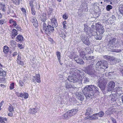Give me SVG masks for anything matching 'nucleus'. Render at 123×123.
Returning a JSON list of instances; mask_svg holds the SVG:
<instances>
[{"instance_id":"nucleus-56","label":"nucleus","mask_w":123,"mask_h":123,"mask_svg":"<svg viewBox=\"0 0 123 123\" xmlns=\"http://www.w3.org/2000/svg\"><path fill=\"white\" fill-rule=\"evenodd\" d=\"M14 20L12 19H11L9 20V22L10 24L13 23Z\"/></svg>"},{"instance_id":"nucleus-2","label":"nucleus","mask_w":123,"mask_h":123,"mask_svg":"<svg viewBox=\"0 0 123 123\" xmlns=\"http://www.w3.org/2000/svg\"><path fill=\"white\" fill-rule=\"evenodd\" d=\"M40 20L44 22L43 25V29L44 32L46 33H49L52 32L54 30V20L53 18L51 19V23H48L47 25L44 22L47 19L46 16V14H43L40 17Z\"/></svg>"},{"instance_id":"nucleus-4","label":"nucleus","mask_w":123,"mask_h":123,"mask_svg":"<svg viewBox=\"0 0 123 123\" xmlns=\"http://www.w3.org/2000/svg\"><path fill=\"white\" fill-rule=\"evenodd\" d=\"M94 65L91 64L85 67L86 73L91 77H95L97 76L96 73L94 70Z\"/></svg>"},{"instance_id":"nucleus-3","label":"nucleus","mask_w":123,"mask_h":123,"mask_svg":"<svg viewBox=\"0 0 123 123\" xmlns=\"http://www.w3.org/2000/svg\"><path fill=\"white\" fill-rule=\"evenodd\" d=\"M73 75L75 76L77 78L73 75L69 76L68 78V79L71 82L75 83L78 82L81 83L82 81V79L85 74L82 71L79 70H76Z\"/></svg>"},{"instance_id":"nucleus-50","label":"nucleus","mask_w":123,"mask_h":123,"mask_svg":"<svg viewBox=\"0 0 123 123\" xmlns=\"http://www.w3.org/2000/svg\"><path fill=\"white\" fill-rule=\"evenodd\" d=\"M16 29L18 30V31H20L21 30V27L19 26L18 25L16 26Z\"/></svg>"},{"instance_id":"nucleus-17","label":"nucleus","mask_w":123,"mask_h":123,"mask_svg":"<svg viewBox=\"0 0 123 123\" xmlns=\"http://www.w3.org/2000/svg\"><path fill=\"white\" fill-rule=\"evenodd\" d=\"M40 75L39 74H36V76H33L32 80L33 82L36 81L37 82L40 83L41 82Z\"/></svg>"},{"instance_id":"nucleus-38","label":"nucleus","mask_w":123,"mask_h":123,"mask_svg":"<svg viewBox=\"0 0 123 123\" xmlns=\"http://www.w3.org/2000/svg\"><path fill=\"white\" fill-rule=\"evenodd\" d=\"M76 70H77V69L76 68L70 69V74L73 75V74H74V73Z\"/></svg>"},{"instance_id":"nucleus-53","label":"nucleus","mask_w":123,"mask_h":123,"mask_svg":"<svg viewBox=\"0 0 123 123\" xmlns=\"http://www.w3.org/2000/svg\"><path fill=\"white\" fill-rule=\"evenodd\" d=\"M17 46L18 48H20V49H22L23 48L22 47V44H20L19 43L17 44Z\"/></svg>"},{"instance_id":"nucleus-7","label":"nucleus","mask_w":123,"mask_h":123,"mask_svg":"<svg viewBox=\"0 0 123 123\" xmlns=\"http://www.w3.org/2000/svg\"><path fill=\"white\" fill-rule=\"evenodd\" d=\"M80 38L83 43L86 45L88 46L90 44L89 38L87 36H82Z\"/></svg>"},{"instance_id":"nucleus-10","label":"nucleus","mask_w":123,"mask_h":123,"mask_svg":"<svg viewBox=\"0 0 123 123\" xmlns=\"http://www.w3.org/2000/svg\"><path fill=\"white\" fill-rule=\"evenodd\" d=\"M96 30L98 31L100 34L102 35L105 31V30L103 25L100 24L98 25V26H96Z\"/></svg>"},{"instance_id":"nucleus-8","label":"nucleus","mask_w":123,"mask_h":123,"mask_svg":"<svg viewBox=\"0 0 123 123\" xmlns=\"http://www.w3.org/2000/svg\"><path fill=\"white\" fill-rule=\"evenodd\" d=\"M115 86V84L114 82L111 81L108 83V85L107 90L108 91H111L112 90Z\"/></svg>"},{"instance_id":"nucleus-46","label":"nucleus","mask_w":123,"mask_h":123,"mask_svg":"<svg viewBox=\"0 0 123 123\" xmlns=\"http://www.w3.org/2000/svg\"><path fill=\"white\" fill-rule=\"evenodd\" d=\"M110 119L112 121V123H117L116 120L113 117H111Z\"/></svg>"},{"instance_id":"nucleus-33","label":"nucleus","mask_w":123,"mask_h":123,"mask_svg":"<svg viewBox=\"0 0 123 123\" xmlns=\"http://www.w3.org/2000/svg\"><path fill=\"white\" fill-rule=\"evenodd\" d=\"M31 13L32 15H35L36 12L34 6H31Z\"/></svg>"},{"instance_id":"nucleus-18","label":"nucleus","mask_w":123,"mask_h":123,"mask_svg":"<svg viewBox=\"0 0 123 123\" xmlns=\"http://www.w3.org/2000/svg\"><path fill=\"white\" fill-rule=\"evenodd\" d=\"M103 66L102 67V72L104 73L105 72V69L108 67V63L107 61L105 60H103Z\"/></svg>"},{"instance_id":"nucleus-44","label":"nucleus","mask_w":123,"mask_h":123,"mask_svg":"<svg viewBox=\"0 0 123 123\" xmlns=\"http://www.w3.org/2000/svg\"><path fill=\"white\" fill-rule=\"evenodd\" d=\"M68 115L66 112L65 114H64L62 116V118H63L66 119L67 118V117H68Z\"/></svg>"},{"instance_id":"nucleus-43","label":"nucleus","mask_w":123,"mask_h":123,"mask_svg":"<svg viewBox=\"0 0 123 123\" xmlns=\"http://www.w3.org/2000/svg\"><path fill=\"white\" fill-rule=\"evenodd\" d=\"M14 83L13 82L12 83L10 84V90L13 89L14 88Z\"/></svg>"},{"instance_id":"nucleus-13","label":"nucleus","mask_w":123,"mask_h":123,"mask_svg":"<svg viewBox=\"0 0 123 123\" xmlns=\"http://www.w3.org/2000/svg\"><path fill=\"white\" fill-rule=\"evenodd\" d=\"M79 49V52L80 53V56L83 59H85L86 58V54H85L84 51L82 50V49Z\"/></svg>"},{"instance_id":"nucleus-41","label":"nucleus","mask_w":123,"mask_h":123,"mask_svg":"<svg viewBox=\"0 0 123 123\" xmlns=\"http://www.w3.org/2000/svg\"><path fill=\"white\" fill-rule=\"evenodd\" d=\"M53 9L51 7H49L48 10V12L49 14H50L52 13Z\"/></svg>"},{"instance_id":"nucleus-25","label":"nucleus","mask_w":123,"mask_h":123,"mask_svg":"<svg viewBox=\"0 0 123 123\" xmlns=\"http://www.w3.org/2000/svg\"><path fill=\"white\" fill-rule=\"evenodd\" d=\"M76 62L79 64H83L84 63V62L83 61L82 59L80 58L78 59V60H76Z\"/></svg>"},{"instance_id":"nucleus-40","label":"nucleus","mask_w":123,"mask_h":123,"mask_svg":"<svg viewBox=\"0 0 123 123\" xmlns=\"http://www.w3.org/2000/svg\"><path fill=\"white\" fill-rule=\"evenodd\" d=\"M112 6L111 5H108L106 7V9L108 11H110L111 9L112 8Z\"/></svg>"},{"instance_id":"nucleus-1","label":"nucleus","mask_w":123,"mask_h":123,"mask_svg":"<svg viewBox=\"0 0 123 123\" xmlns=\"http://www.w3.org/2000/svg\"><path fill=\"white\" fill-rule=\"evenodd\" d=\"M83 92L87 98H92L95 93L98 94L99 93V89L97 86L93 85L87 86L83 90Z\"/></svg>"},{"instance_id":"nucleus-31","label":"nucleus","mask_w":123,"mask_h":123,"mask_svg":"<svg viewBox=\"0 0 123 123\" xmlns=\"http://www.w3.org/2000/svg\"><path fill=\"white\" fill-rule=\"evenodd\" d=\"M98 116L97 113L93 114L92 116L91 117V118L94 120L97 119L98 118Z\"/></svg>"},{"instance_id":"nucleus-58","label":"nucleus","mask_w":123,"mask_h":123,"mask_svg":"<svg viewBox=\"0 0 123 123\" xmlns=\"http://www.w3.org/2000/svg\"><path fill=\"white\" fill-rule=\"evenodd\" d=\"M97 33L96 31H94V32L93 33L92 32V34L93 36L94 35V36H96L97 35Z\"/></svg>"},{"instance_id":"nucleus-20","label":"nucleus","mask_w":123,"mask_h":123,"mask_svg":"<svg viewBox=\"0 0 123 123\" xmlns=\"http://www.w3.org/2000/svg\"><path fill=\"white\" fill-rule=\"evenodd\" d=\"M24 37H23L20 34L18 35L16 37V39L17 41L22 42L23 41Z\"/></svg>"},{"instance_id":"nucleus-27","label":"nucleus","mask_w":123,"mask_h":123,"mask_svg":"<svg viewBox=\"0 0 123 123\" xmlns=\"http://www.w3.org/2000/svg\"><path fill=\"white\" fill-rule=\"evenodd\" d=\"M89 80V79L88 77L85 76H83L82 79V80H83L84 81V83H86L87 82H88Z\"/></svg>"},{"instance_id":"nucleus-39","label":"nucleus","mask_w":123,"mask_h":123,"mask_svg":"<svg viewBox=\"0 0 123 123\" xmlns=\"http://www.w3.org/2000/svg\"><path fill=\"white\" fill-rule=\"evenodd\" d=\"M6 73L4 71H0V76H5L6 75Z\"/></svg>"},{"instance_id":"nucleus-61","label":"nucleus","mask_w":123,"mask_h":123,"mask_svg":"<svg viewBox=\"0 0 123 123\" xmlns=\"http://www.w3.org/2000/svg\"><path fill=\"white\" fill-rule=\"evenodd\" d=\"M121 26L123 28V29H122V31H123V21L121 22Z\"/></svg>"},{"instance_id":"nucleus-51","label":"nucleus","mask_w":123,"mask_h":123,"mask_svg":"<svg viewBox=\"0 0 123 123\" xmlns=\"http://www.w3.org/2000/svg\"><path fill=\"white\" fill-rule=\"evenodd\" d=\"M63 18L65 19H66L68 18V17L65 14H64L63 15Z\"/></svg>"},{"instance_id":"nucleus-14","label":"nucleus","mask_w":123,"mask_h":123,"mask_svg":"<svg viewBox=\"0 0 123 123\" xmlns=\"http://www.w3.org/2000/svg\"><path fill=\"white\" fill-rule=\"evenodd\" d=\"M122 91H123V88L120 87H118L112 90V92H115L116 93H121Z\"/></svg>"},{"instance_id":"nucleus-5","label":"nucleus","mask_w":123,"mask_h":123,"mask_svg":"<svg viewBox=\"0 0 123 123\" xmlns=\"http://www.w3.org/2000/svg\"><path fill=\"white\" fill-rule=\"evenodd\" d=\"M103 60H102L98 62L96 65V68H100V70H99V73L102 75H100V76H105L106 75V73H104L103 72H102V66H103Z\"/></svg>"},{"instance_id":"nucleus-59","label":"nucleus","mask_w":123,"mask_h":123,"mask_svg":"<svg viewBox=\"0 0 123 123\" xmlns=\"http://www.w3.org/2000/svg\"><path fill=\"white\" fill-rule=\"evenodd\" d=\"M17 55V52H15L13 53V54H12V56L13 57H14Z\"/></svg>"},{"instance_id":"nucleus-42","label":"nucleus","mask_w":123,"mask_h":123,"mask_svg":"<svg viewBox=\"0 0 123 123\" xmlns=\"http://www.w3.org/2000/svg\"><path fill=\"white\" fill-rule=\"evenodd\" d=\"M13 109L12 106L10 105L8 107V111L10 112H12L13 110Z\"/></svg>"},{"instance_id":"nucleus-52","label":"nucleus","mask_w":123,"mask_h":123,"mask_svg":"<svg viewBox=\"0 0 123 123\" xmlns=\"http://www.w3.org/2000/svg\"><path fill=\"white\" fill-rule=\"evenodd\" d=\"M18 63L19 64L21 65H23V63L22 61H21L20 60H18Z\"/></svg>"},{"instance_id":"nucleus-24","label":"nucleus","mask_w":123,"mask_h":123,"mask_svg":"<svg viewBox=\"0 0 123 123\" xmlns=\"http://www.w3.org/2000/svg\"><path fill=\"white\" fill-rule=\"evenodd\" d=\"M9 47L6 46L3 47V52L5 54H7L9 51Z\"/></svg>"},{"instance_id":"nucleus-34","label":"nucleus","mask_w":123,"mask_h":123,"mask_svg":"<svg viewBox=\"0 0 123 123\" xmlns=\"http://www.w3.org/2000/svg\"><path fill=\"white\" fill-rule=\"evenodd\" d=\"M97 114L98 116L101 117H102L103 116V115L104 114V113L103 111H101L99 112L98 113H97Z\"/></svg>"},{"instance_id":"nucleus-45","label":"nucleus","mask_w":123,"mask_h":123,"mask_svg":"<svg viewBox=\"0 0 123 123\" xmlns=\"http://www.w3.org/2000/svg\"><path fill=\"white\" fill-rule=\"evenodd\" d=\"M34 0H30L29 1V4L30 6H34L33 3Z\"/></svg>"},{"instance_id":"nucleus-9","label":"nucleus","mask_w":123,"mask_h":123,"mask_svg":"<svg viewBox=\"0 0 123 123\" xmlns=\"http://www.w3.org/2000/svg\"><path fill=\"white\" fill-rule=\"evenodd\" d=\"M78 111V110L76 109H73L68 111L67 112L68 114V117H70L76 114Z\"/></svg>"},{"instance_id":"nucleus-55","label":"nucleus","mask_w":123,"mask_h":123,"mask_svg":"<svg viewBox=\"0 0 123 123\" xmlns=\"http://www.w3.org/2000/svg\"><path fill=\"white\" fill-rule=\"evenodd\" d=\"M111 61H115L116 60L115 58L113 57H111L109 59Z\"/></svg>"},{"instance_id":"nucleus-26","label":"nucleus","mask_w":123,"mask_h":123,"mask_svg":"<svg viewBox=\"0 0 123 123\" xmlns=\"http://www.w3.org/2000/svg\"><path fill=\"white\" fill-rule=\"evenodd\" d=\"M84 31L86 33H88V29H89V27L85 24H84Z\"/></svg>"},{"instance_id":"nucleus-6","label":"nucleus","mask_w":123,"mask_h":123,"mask_svg":"<svg viewBox=\"0 0 123 123\" xmlns=\"http://www.w3.org/2000/svg\"><path fill=\"white\" fill-rule=\"evenodd\" d=\"M103 78H100L99 79L97 83H98V86L100 88L101 90L103 92L104 91L105 87H106L105 84L104 83L103 81Z\"/></svg>"},{"instance_id":"nucleus-19","label":"nucleus","mask_w":123,"mask_h":123,"mask_svg":"<svg viewBox=\"0 0 123 123\" xmlns=\"http://www.w3.org/2000/svg\"><path fill=\"white\" fill-rule=\"evenodd\" d=\"M94 110L91 108L88 107L87 109L86 113V115H89L92 113Z\"/></svg>"},{"instance_id":"nucleus-11","label":"nucleus","mask_w":123,"mask_h":123,"mask_svg":"<svg viewBox=\"0 0 123 123\" xmlns=\"http://www.w3.org/2000/svg\"><path fill=\"white\" fill-rule=\"evenodd\" d=\"M109 47L111 49L110 51L112 52L119 53L121 52L122 51L121 50L117 49V45L110 46Z\"/></svg>"},{"instance_id":"nucleus-54","label":"nucleus","mask_w":123,"mask_h":123,"mask_svg":"<svg viewBox=\"0 0 123 123\" xmlns=\"http://www.w3.org/2000/svg\"><path fill=\"white\" fill-rule=\"evenodd\" d=\"M5 22V20H0V24H3Z\"/></svg>"},{"instance_id":"nucleus-37","label":"nucleus","mask_w":123,"mask_h":123,"mask_svg":"<svg viewBox=\"0 0 123 123\" xmlns=\"http://www.w3.org/2000/svg\"><path fill=\"white\" fill-rule=\"evenodd\" d=\"M101 35V34H100L99 35H98V34L97 35L95 36V38L96 39V40H100L102 38L101 36H100Z\"/></svg>"},{"instance_id":"nucleus-16","label":"nucleus","mask_w":123,"mask_h":123,"mask_svg":"<svg viewBox=\"0 0 123 123\" xmlns=\"http://www.w3.org/2000/svg\"><path fill=\"white\" fill-rule=\"evenodd\" d=\"M117 40L116 38H111L110 41L108 42L109 43L108 44V46H109L110 45H114L115 44L117 43Z\"/></svg>"},{"instance_id":"nucleus-22","label":"nucleus","mask_w":123,"mask_h":123,"mask_svg":"<svg viewBox=\"0 0 123 123\" xmlns=\"http://www.w3.org/2000/svg\"><path fill=\"white\" fill-rule=\"evenodd\" d=\"M18 31L15 29H13L12 32V36L15 37L18 34Z\"/></svg>"},{"instance_id":"nucleus-28","label":"nucleus","mask_w":123,"mask_h":123,"mask_svg":"<svg viewBox=\"0 0 123 123\" xmlns=\"http://www.w3.org/2000/svg\"><path fill=\"white\" fill-rule=\"evenodd\" d=\"M57 57L58 58V60L59 61H60V60L61 59V53H60L58 51H57L56 52V54Z\"/></svg>"},{"instance_id":"nucleus-36","label":"nucleus","mask_w":123,"mask_h":123,"mask_svg":"<svg viewBox=\"0 0 123 123\" xmlns=\"http://www.w3.org/2000/svg\"><path fill=\"white\" fill-rule=\"evenodd\" d=\"M2 6L1 7H0V10L2 9V10L3 12H5L6 9L5 6V5L2 4L1 3V4L0 5Z\"/></svg>"},{"instance_id":"nucleus-64","label":"nucleus","mask_w":123,"mask_h":123,"mask_svg":"<svg viewBox=\"0 0 123 123\" xmlns=\"http://www.w3.org/2000/svg\"><path fill=\"white\" fill-rule=\"evenodd\" d=\"M63 28L65 29L67 28V26L65 24H63Z\"/></svg>"},{"instance_id":"nucleus-47","label":"nucleus","mask_w":123,"mask_h":123,"mask_svg":"<svg viewBox=\"0 0 123 123\" xmlns=\"http://www.w3.org/2000/svg\"><path fill=\"white\" fill-rule=\"evenodd\" d=\"M19 83V84L20 86L22 87L23 86V85H24V83L23 82L22 80H20Z\"/></svg>"},{"instance_id":"nucleus-30","label":"nucleus","mask_w":123,"mask_h":123,"mask_svg":"<svg viewBox=\"0 0 123 123\" xmlns=\"http://www.w3.org/2000/svg\"><path fill=\"white\" fill-rule=\"evenodd\" d=\"M110 98L111 100L113 101H116L117 99L116 96H114L113 95H111L110 96Z\"/></svg>"},{"instance_id":"nucleus-57","label":"nucleus","mask_w":123,"mask_h":123,"mask_svg":"<svg viewBox=\"0 0 123 123\" xmlns=\"http://www.w3.org/2000/svg\"><path fill=\"white\" fill-rule=\"evenodd\" d=\"M56 20L54 19V25L55 26H54V27L55 26V27H56L58 25V24L56 22Z\"/></svg>"},{"instance_id":"nucleus-63","label":"nucleus","mask_w":123,"mask_h":123,"mask_svg":"<svg viewBox=\"0 0 123 123\" xmlns=\"http://www.w3.org/2000/svg\"><path fill=\"white\" fill-rule=\"evenodd\" d=\"M4 103V101H2L0 103V107H1V106L3 105V103Z\"/></svg>"},{"instance_id":"nucleus-49","label":"nucleus","mask_w":123,"mask_h":123,"mask_svg":"<svg viewBox=\"0 0 123 123\" xmlns=\"http://www.w3.org/2000/svg\"><path fill=\"white\" fill-rule=\"evenodd\" d=\"M9 11L10 13H11L12 14H13V17H14L15 16V14L14 13L13 11V10H12L11 9H9Z\"/></svg>"},{"instance_id":"nucleus-60","label":"nucleus","mask_w":123,"mask_h":123,"mask_svg":"<svg viewBox=\"0 0 123 123\" xmlns=\"http://www.w3.org/2000/svg\"><path fill=\"white\" fill-rule=\"evenodd\" d=\"M111 17L113 19H116L114 15H112Z\"/></svg>"},{"instance_id":"nucleus-35","label":"nucleus","mask_w":123,"mask_h":123,"mask_svg":"<svg viewBox=\"0 0 123 123\" xmlns=\"http://www.w3.org/2000/svg\"><path fill=\"white\" fill-rule=\"evenodd\" d=\"M119 9L121 13L123 16V4L120 6Z\"/></svg>"},{"instance_id":"nucleus-12","label":"nucleus","mask_w":123,"mask_h":123,"mask_svg":"<svg viewBox=\"0 0 123 123\" xmlns=\"http://www.w3.org/2000/svg\"><path fill=\"white\" fill-rule=\"evenodd\" d=\"M76 96L78 99L80 101H83L84 99V96L83 94L81 92L79 93L77 92H76Z\"/></svg>"},{"instance_id":"nucleus-15","label":"nucleus","mask_w":123,"mask_h":123,"mask_svg":"<svg viewBox=\"0 0 123 123\" xmlns=\"http://www.w3.org/2000/svg\"><path fill=\"white\" fill-rule=\"evenodd\" d=\"M30 20L33 24V25L35 27H37L38 26V22L36 18L35 17H31Z\"/></svg>"},{"instance_id":"nucleus-23","label":"nucleus","mask_w":123,"mask_h":123,"mask_svg":"<svg viewBox=\"0 0 123 123\" xmlns=\"http://www.w3.org/2000/svg\"><path fill=\"white\" fill-rule=\"evenodd\" d=\"M28 94L27 93H21L20 97L22 98H23L25 99H26L28 98Z\"/></svg>"},{"instance_id":"nucleus-62","label":"nucleus","mask_w":123,"mask_h":123,"mask_svg":"<svg viewBox=\"0 0 123 123\" xmlns=\"http://www.w3.org/2000/svg\"><path fill=\"white\" fill-rule=\"evenodd\" d=\"M22 11L24 12V13H26V11L25 10V9H24L23 8H22Z\"/></svg>"},{"instance_id":"nucleus-29","label":"nucleus","mask_w":123,"mask_h":123,"mask_svg":"<svg viewBox=\"0 0 123 123\" xmlns=\"http://www.w3.org/2000/svg\"><path fill=\"white\" fill-rule=\"evenodd\" d=\"M65 87L66 89H67L69 88H71L72 87V85L69 83L66 82L65 84Z\"/></svg>"},{"instance_id":"nucleus-21","label":"nucleus","mask_w":123,"mask_h":123,"mask_svg":"<svg viewBox=\"0 0 123 123\" xmlns=\"http://www.w3.org/2000/svg\"><path fill=\"white\" fill-rule=\"evenodd\" d=\"M37 111H38L37 109L36 108H33L30 109L29 112L31 114H34L37 112Z\"/></svg>"},{"instance_id":"nucleus-48","label":"nucleus","mask_w":123,"mask_h":123,"mask_svg":"<svg viewBox=\"0 0 123 123\" xmlns=\"http://www.w3.org/2000/svg\"><path fill=\"white\" fill-rule=\"evenodd\" d=\"M17 25V24L16 21H14L13 23V25H12V26H13V27H15Z\"/></svg>"},{"instance_id":"nucleus-32","label":"nucleus","mask_w":123,"mask_h":123,"mask_svg":"<svg viewBox=\"0 0 123 123\" xmlns=\"http://www.w3.org/2000/svg\"><path fill=\"white\" fill-rule=\"evenodd\" d=\"M94 56H86V58L85 59L86 60H91L93 61L94 59Z\"/></svg>"}]
</instances>
